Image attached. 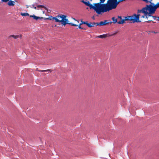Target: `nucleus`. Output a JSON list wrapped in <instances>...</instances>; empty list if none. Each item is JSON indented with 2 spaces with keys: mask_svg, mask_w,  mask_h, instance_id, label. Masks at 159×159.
Masks as SVG:
<instances>
[{
  "mask_svg": "<svg viewBox=\"0 0 159 159\" xmlns=\"http://www.w3.org/2000/svg\"><path fill=\"white\" fill-rule=\"evenodd\" d=\"M30 7L32 8H34L35 9L39 10L40 8H45L44 6L42 5H38L37 6L34 5H32L30 6Z\"/></svg>",
  "mask_w": 159,
  "mask_h": 159,
  "instance_id": "nucleus-7",
  "label": "nucleus"
},
{
  "mask_svg": "<svg viewBox=\"0 0 159 159\" xmlns=\"http://www.w3.org/2000/svg\"><path fill=\"white\" fill-rule=\"evenodd\" d=\"M73 19L74 20H75V21H77V22L78 23L79 22V21H78V20H76V19H75V18H73Z\"/></svg>",
  "mask_w": 159,
  "mask_h": 159,
  "instance_id": "nucleus-19",
  "label": "nucleus"
},
{
  "mask_svg": "<svg viewBox=\"0 0 159 159\" xmlns=\"http://www.w3.org/2000/svg\"><path fill=\"white\" fill-rule=\"evenodd\" d=\"M22 16H29V14L26 13H21L20 14Z\"/></svg>",
  "mask_w": 159,
  "mask_h": 159,
  "instance_id": "nucleus-15",
  "label": "nucleus"
},
{
  "mask_svg": "<svg viewBox=\"0 0 159 159\" xmlns=\"http://www.w3.org/2000/svg\"><path fill=\"white\" fill-rule=\"evenodd\" d=\"M118 18L120 20V21L117 22L118 24H123L125 23V21L126 20H129L133 23L139 22H141V20H139V15L136 14H134L130 16L125 17L124 19H122L121 16H119Z\"/></svg>",
  "mask_w": 159,
  "mask_h": 159,
  "instance_id": "nucleus-3",
  "label": "nucleus"
},
{
  "mask_svg": "<svg viewBox=\"0 0 159 159\" xmlns=\"http://www.w3.org/2000/svg\"><path fill=\"white\" fill-rule=\"evenodd\" d=\"M40 71H41V72H46V71H50V70H40Z\"/></svg>",
  "mask_w": 159,
  "mask_h": 159,
  "instance_id": "nucleus-17",
  "label": "nucleus"
},
{
  "mask_svg": "<svg viewBox=\"0 0 159 159\" xmlns=\"http://www.w3.org/2000/svg\"><path fill=\"white\" fill-rule=\"evenodd\" d=\"M82 2L83 3H84L85 5H87V6H88L89 7L90 9H92V7H91V6H93V4H91L89 2H85L84 0H82Z\"/></svg>",
  "mask_w": 159,
  "mask_h": 159,
  "instance_id": "nucleus-9",
  "label": "nucleus"
},
{
  "mask_svg": "<svg viewBox=\"0 0 159 159\" xmlns=\"http://www.w3.org/2000/svg\"><path fill=\"white\" fill-rule=\"evenodd\" d=\"M78 27L79 29H82V28L81 27V25H79L78 26Z\"/></svg>",
  "mask_w": 159,
  "mask_h": 159,
  "instance_id": "nucleus-20",
  "label": "nucleus"
},
{
  "mask_svg": "<svg viewBox=\"0 0 159 159\" xmlns=\"http://www.w3.org/2000/svg\"><path fill=\"white\" fill-rule=\"evenodd\" d=\"M95 24V23H89L87 24V26L89 27H93Z\"/></svg>",
  "mask_w": 159,
  "mask_h": 159,
  "instance_id": "nucleus-12",
  "label": "nucleus"
},
{
  "mask_svg": "<svg viewBox=\"0 0 159 159\" xmlns=\"http://www.w3.org/2000/svg\"><path fill=\"white\" fill-rule=\"evenodd\" d=\"M116 33H114L112 34H104L103 35H100L99 36H98L97 37L101 38H106L107 37H110L113 35L115 34Z\"/></svg>",
  "mask_w": 159,
  "mask_h": 159,
  "instance_id": "nucleus-6",
  "label": "nucleus"
},
{
  "mask_svg": "<svg viewBox=\"0 0 159 159\" xmlns=\"http://www.w3.org/2000/svg\"><path fill=\"white\" fill-rule=\"evenodd\" d=\"M11 37H13L15 39H17L18 38L19 36L18 35H11L9 37L10 38Z\"/></svg>",
  "mask_w": 159,
  "mask_h": 159,
  "instance_id": "nucleus-14",
  "label": "nucleus"
},
{
  "mask_svg": "<svg viewBox=\"0 0 159 159\" xmlns=\"http://www.w3.org/2000/svg\"><path fill=\"white\" fill-rule=\"evenodd\" d=\"M43 19L44 20H55V21H56V19H57V17H52V16H50L48 18H43Z\"/></svg>",
  "mask_w": 159,
  "mask_h": 159,
  "instance_id": "nucleus-11",
  "label": "nucleus"
},
{
  "mask_svg": "<svg viewBox=\"0 0 159 159\" xmlns=\"http://www.w3.org/2000/svg\"><path fill=\"white\" fill-rule=\"evenodd\" d=\"M112 20H113L114 23H116L117 22V19H116L115 17H112Z\"/></svg>",
  "mask_w": 159,
  "mask_h": 159,
  "instance_id": "nucleus-13",
  "label": "nucleus"
},
{
  "mask_svg": "<svg viewBox=\"0 0 159 159\" xmlns=\"http://www.w3.org/2000/svg\"><path fill=\"white\" fill-rule=\"evenodd\" d=\"M158 20H159V17H158Z\"/></svg>",
  "mask_w": 159,
  "mask_h": 159,
  "instance_id": "nucleus-22",
  "label": "nucleus"
},
{
  "mask_svg": "<svg viewBox=\"0 0 159 159\" xmlns=\"http://www.w3.org/2000/svg\"><path fill=\"white\" fill-rule=\"evenodd\" d=\"M82 23H84V24H86L87 25V24H88L89 23L88 21H84V22H83Z\"/></svg>",
  "mask_w": 159,
  "mask_h": 159,
  "instance_id": "nucleus-16",
  "label": "nucleus"
},
{
  "mask_svg": "<svg viewBox=\"0 0 159 159\" xmlns=\"http://www.w3.org/2000/svg\"><path fill=\"white\" fill-rule=\"evenodd\" d=\"M108 23H109V22H108L107 20H105L104 21L100 22V23L98 24V25L100 26L104 25Z\"/></svg>",
  "mask_w": 159,
  "mask_h": 159,
  "instance_id": "nucleus-8",
  "label": "nucleus"
},
{
  "mask_svg": "<svg viewBox=\"0 0 159 159\" xmlns=\"http://www.w3.org/2000/svg\"><path fill=\"white\" fill-rule=\"evenodd\" d=\"M100 3H95L92 7V9H93L97 13L101 15L102 13L109 11L116 8L118 2L117 0H108L106 4H101L103 3L100 0Z\"/></svg>",
  "mask_w": 159,
  "mask_h": 159,
  "instance_id": "nucleus-1",
  "label": "nucleus"
},
{
  "mask_svg": "<svg viewBox=\"0 0 159 159\" xmlns=\"http://www.w3.org/2000/svg\"><path fill=\"white\" fill-rule=\"evenodd\" d=\"M30 17H32V18H33L34 19L36 20H38V19H39L43 18V17H42L37 16L34 15H30Z\"/></svg>",
  "mask_w": 159,
  "mask_h": 159,
  "instance_id": "nucleus-10",
  "label": "nucleus"
},
{
  "mask_svg": "<svg viewBox=\"0 0 159 159\" xmlns=\"http://www.w3.org/2000/svg\"><path fill=\"white\" fill-rule=\"evenodd\" d=\"M2 2H7V5L10 6H13L15 4L16 0H1Z\"/></svg>",
  "mask_w": 159,
  "mask_h": 159,
  "instance_id": "nucleus-5",
  "label": "nucleus"
},
{
  "mask_svg": "<svg viewBox=\"0 0 159 159\" xmlns=\"http://www.w3.org/2000/svg\"><path fill=\"white\" fill-rule=\"evenodd\" d=\"M143 1H145L146 2H148V0H143ZM151 1H152V0H150Z\"/></svg>",
  "mask_w": 159,
  "mask_h": 159,
  "instance_id": "nucleus-21",
  "label": "nucleus"
},
{
  "mask_svg": "<svg viewBox=\"0 0 159 159\" xmlns=\"http://www.w3.org/2000/svg\"><path fill=\"white\" fill-rule=\"evenodd\" d=\"M157 7H159V3L157 4V6H152L151 5L147 6L146 7L143 8L142 10H138V13H139V17L141 16V14L144 15L141 16V20L144 22H149L152 21V19L155 20L156 17L152 16V14L154 13Z\"/></svg>",
  "mask_w": 159,
  "mask_h": 159,
  "instance_id": "nucleus-2",
  "label": "nucleus"
},
{
  "mask_svg": "<svg viewBox=\"0 0 159 159\" xmlns=\"http://www.w3.org/2000/svg\"><path fill=\"white\" fill-rule=\"evenodd\" d=\"M56 22H61V24L64 26H65L67 24H70L72 26H78V25L72 23H69L68 19L66 18V16L63 15L58 16H57V19H56Z\"/></svg>",
  "mask_w": 159,
  "mask_h": 159,
  "instance_id": "nucleus-4",
  "label": "nucleus"
},
{
  "mask_svg": "<svg viewBox=\"0 0 159 159\" xmlns=\"http://www.w3.org/2000/svg\"><path fill=\"white\" fill-rule=\"evenodd\" d=\"M81 23H80L79 25H82V24H84V23H82L83 22H84V21H83L82 20H81Z\"/></svg>",
  "mask_w": 159,
  "mask_h": 159,
  "instance_id": "nucleus-18",
  "label": "nucleus"
}]
</instances>
